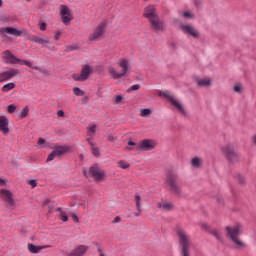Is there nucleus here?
<instances>
[{
	"instance_id": "28",
	"label": "nucleus",
	"mask_w": 256,
	"mask_h": 256,
	"mask_svg": "<svg viewBox=\"0 0 256 256\" xmlns=\"http://www.w3.org/2000/svg\"><path fill=\"white\" fill-rule=\"evenodd\" d=\"M180 27L183 33H185L186 35H193V28L191 27V25L181 24Z\"/></svg>"
},
{
	"instance_id": "55",
	"label": "nucleus",
	"mask_w": 256,
	"mask_h": 256,
	"mask_svg": "<svg viewBox=\"0 0 256 256\" xmlns=\"http://www.w3.org/2000/svg\"><path fill=\"white\" fill-rule=\"evenodd\" d=\"M73 221H76V223H79V217H77L75 214H72Z\"/></svg>"
},
{
	"instance_id": "59",
	"label": "nucleus",
	"mask_w": 256,
	"mask_h": 256,
	"mask_svg": "<svg viewBox=\"0 0 256 256\" xmlns=\"http://www.w3.org/2000/svg\"><path fill=\"white\" fill-rule=\"evenodd\" d=\"M48 49H49L50 51H55V46H50V47H48Z\"/></svg>"
},
{
	"instance_id": "29",
	"label": "nucleus",
	"mask_w": 256,
	"mask_h": 256,
	"mask_svg": "<svg viewBox=\"0 0 256 256\" xmlns=\"http://www.w3.org/2000/svg\"><path fill=\"white\" fill-rule=\"evenodd\" d=\"M13 89H15V83L13 82H10L2 87L3 93H7Z\"/></svg>"
},
{
	"instance_id": "22",
	"label": "nucleus",
	"mask_w": 256,
	"mask_h": 256,
	"mask_svg": "<svg viewBox=\"0 0 256 256\" xmlns=\"http://www.w3.org/2000/svg\"><path fill=\"white\" fill-rule=\"evenodd\" d=\"M0 131L3 135H9V119L5 116H0Z\"/></svg>"
},
{
	"instance_id": "33",
	"label": "nucleus",
	"mask_w": 256,
	"mask_h": 256,
	"mask_svg": "<svg viewBox=\"0 0 256 256\" xmlns=\"http://www.w3.org/2000/svg\"><path fill=\"white\" fill-rule=\"evenodd\" d=\"M123 104V96L116 95L114 98V105H122Z\"/></svg>"
},
{
	"instance_id": "3",
	"label": "nucleus",
	"mask_w": 256,
	"mask_h": 256,
	"mask_svg": "<svg viewBox=\"0 0 256 256\" xmlns=\"http://www.w3.org/2000/svg\"><path fill=\"white\" fill-rule=\"evenodd\" d=\"M119 67L122 69V72H116L115 68L111 67L108 69L110 75L113 79H121V77H125L127 73H131V69L129 68V61L125 58H122L118 62Z\"/></svg>"
},
{
	"instance_id": "53",
	"label": "nucleus",
	"mask_w": 256,
	"mask_h": 256,
	"mask_svg": "<svg viewBox=\"0 0 256 256\" xmlns=\"http://www.w3.org/2000/svg\"><path fill=\"white\" fill-rule=\"evenodd\" d=\"M59 37H61V32H57V33L54 35L55 41H59Z\"/></svg>"
},
{
	"instance_id": "7",
	"label": "nucleus",
	"mask_w": 256,
	"mask_h": 256,
	"mask_svg": "<svg viewBox=\"0 0 256 256\" xmlns=\"http://www.w3.org/2000/svg\"><path fill=\"white\" fill-rule=\"evenodd\" d=\"M69 151H71V147L64 145L61 146L59 144L54 145L53 147V151L51 154L48 155L47 161H53V159H55V157H63V155H67V153H69Z\"/></svg>"
},
{
	"instance_id": "47",
	"label": "nucleus",
	"mask_w": 256,
	"mask_h": 256,
	"mask_svg": "<svg viewBox=\"0 0 256 256\" xmlns=\"http://www.w3.org/2000/svg\"><path fill=\"white\" fill-rule=\"evenodd\" d=\"M216 201L219 203V205H222L223 197H221V195H218V197H216Z\"/></svg>"
},
{
	"instance_id": "52",
	"label": "nucleus",
	"mask_w": 256,
	"mask_h": 256,
	"mask_svg": "<svg viewBox=\"0 0 256 256\" xmlns=\"http://www.w3.org/2000/svg\"><path fill=\"white\" fill-rule=\"evenodd\" d=\"M7 185V181L0 178V187H5Z\"/></svg>"
},
{
	"instance_id": "37",
	"label": "nucleus",
	"mask_w": 256,
	"mask_h": 256,
	"mask_svg": "<svg viewBox=\"0 0 256 256\" xmlns=\"http://www.w3.org/2000/svg\"><path fill=\"white\" fill-rule=\"evenodd\" d=\"M140 115H141V117H147V115H151V109L145 108V109L141 110Z\"/></svg>"
},
{
	"instance_id": "35",
	"label": "nucleus",
	"mask_w": 256,
	"mask_h": 256,
	"mask_svg": "<svg viewBox=\"0 0 256 256\" xmlns=\"http://www.w3.org/2000/svg\"><path fill=\"white\" fill-rule=\"evenodd\" d=\"M118 166L121 168V169H129V163L123 161V160H120L118 162Z\"/></svg>"
},
{
	"instance_id": "2",
	"label": "nucleus",
	"mask_w": 256,
	"mask_h": 256,
	"mask_svg": "<svg viewBox=\"0 0 256 256\" xmlns=\"http://www.w3.org/2000/svg\"><path fill=\"white\" fill-rule=\"evenodd\" d=\"M176 233L179 237V247H180V255L181 256H191L189 253V247L191 245V242L189 241V235H187V232L183 230V228H177Z\"/></svg>"
},
{
	"instance_id": "60",
	"label": "nucleus",
	"mask_w": 256,
	"mask_h": 256,
	"mask_svg": "<svg viewBox=\"0 0 256 256\" xmlns=\"http://www.w3.org/2000/svg\"><path fill=\"white\" fill-rule=\"evenodd\" d=\"M56 211H59L60 213H63V210L61 208H57Z\"/></svg>"
},
{
	"instance_id": "31",
	"label": "nucleus",
	"mask_w": 256,
	"mask_h": 256,
	"mask_svg": "<svg viewBox=\"0 0 256 256\" xmlns=\"http://www.w3.org/2000/svg\"><path fill=\"white\" fill-rule=\"evenodd\" d=\"M29 115V108L28 107H24L21 112H20V119H25V117H27Z\"/></svg>"
},
{
	"instance_id": "54",
	"label": "nucleus",
	"mask_w": 256,
	"mask_h": 256,
	"mask_svg": "<svg viewBox=\"0 0 256 256\" xmlns=\"http://www.w3.org/2000/svg\"><path fill=\"white\" fill-rule=\"evenodd\" d=\"M91 136H90V138H87V143L90 145V147H92L93 145H95V143H93V141H91Z\"/></svg>"
},
{
	"instance_id": "41",
	"label": "nucleus",
	"mask_w": 256,
	"mask_h": 256,
	"mask_svg": "<svg viewBox=\"0 0 256 256\" xmlns=\"http://www.w3.org/2000/svg\"><path fill=\"white\" fill-rule=\"evenodd\" d=\"M194 5L198 10L201 9V7H203L201 0H194Z\"/></svg>"
},
{
	"instance_id": "17",
	"label": "nucleus",
	"mask_w": 256,
	"mask_h": 256,
	"mask_svg": "<svg viewBox=\"0 0 256 256\" xmlns=\"http://www.w3.org/2000/svg\"><path fill=\"white\" fill-rule=\"evenodd\" d=\"M19 75V70L18 69H10L6 72H1L0 73V83H3L5 81H9V79H13V77H17Z\"/></svg>"
},
{
	"instance_id": "63",
	"label": "nucleus",
	"mask_w": 256,
	"mask_h": 256,
	"mask_svg": "<svg viewBox=\"0 0 256 256\" xmlns=\"http://www.w3.org/2000/svg\"><path fill=\"white\" fill-rule=\"evenodd\" d=\"M84 175H85V177H87V171H84Z\"/></svg>"
},
{
	"instance_id": "64",
	"label": "nucleus",
	"mask_w": 256,
	"mask_h": 256,
	"mask_svg": "<svg viewBox=\"0 0 256 256\" xmlns=\"http://www.w3.org/2000/svg\"><path fill=\"white\" fill-rule=\"evenodd\" d=\"M99 256H105V254H103V253H100V254H99Z\"/></svg>"
},
{
	"instance_id": "16",
	"label": "nucleus",
	"mask_w": 256,
	"mask_h": 256,
	"mask_svg": "<svg viewBox=\"0 0 256 256\" xmlns=\"http://www.w3.org/2000/svg\"><path fill=\"white\" fill-rule=\"evenodd\" d=\"M143 16L148 19V21H151V19H155L156 17H159V14H157V8L155 5H148L144 8Z\"/></svg>"
},
{
	"instance_id": "44",
	"label": "nucleus",
	"mask_w": 256,
	"mask_h": 256,
	"mask_svg": "<svg viewBox=\"0 0 256 256\" xmlns=\"http://www.w3.org/2000/svg\"><path fill=\"white\" fill-rule=\"evenodd\" d=\"M234 91L236 93H243V87H241V85H236L234 86Z\"/></svg>"
},
{
	"instance_id": "40",
	"label": "nucleus",
	"mask_w": 256,
	"mask_h": 256,
	"mask_svg": "<svg viewBox=\"0 0 256 256\" xmlns=\"http://www.w3.org/2000/svg\"><path fill=\"white\" fill-rule=\"evenodd\" d=\"M237 180L240 183V185H245V176L238 174L237 175Z\"/></svg>"
},
{
	"instance_id": "6",
	"label": "nucleus",
	"mask_w": 256,
	"mask_h": 256,
	"mask_svg": "<svg viewBox=\"0 0 256 256\" xmlns=\"http://www.w3.org/2000/svg\"><path fill=\"white\" fill-rule=\"evenodd\" d=\"M221 151L230 163H239V154L235 152L233 144H226L221 148Z\"/></svg>"
},
{
	"instance_id": "1",
	"label": "nucleus",
	"mask_w": 256,
	"mask_h": 256,
	"mask_svg": "<svg viewBox=\"0 0 256 256\" xmlns=\"http://www.w3.org/2000/svg\"><path fill=\"white\" fill-rule=\"evenodd\" d=\"M226 231H227V236L234 243L236 249H245L247 247L245 242L239 239V236L241 235V233H243V225H241L240 223H237L234 226H227Z\"/></svg>"
},
{
	"instance_id": "38",
	"label": "nucleus",
	"mask_w": 256,
	"mask_h": 256,
	"mask_svg": "<svg viewBox=\"0 0 256 256\" xmlns=\"http://www.w3.org/2000/svg\"><path fill=\"white\" fill-rule=\"evenodd\" d=\"M17 109V106L15 104H11L7 107L8 113H15V110Z\"/></svg>"
},
{
	"instance_id": "21",
	"label": "nucleus",
	"mask_w": 256,
	"mask_h": 256,
	"mask_svg": "<svg viewBox=\"0 0 256 256\" xmlns=\"http://www.w3.org/2000/svg\"><path fill=\"white\" fill-rule=\"evenodd\" d=\"M201 229H203L204 231H208L209 233H211V235H213V237H215V239H217V241H222L221 238V233L218 232V230L214 229L211 230V226H209V224L207 223H202L201 224Z\"/></svg>"
},
{
	"instance_id": "23",
	"label": "nucleus",
	"mask_w": 256,
	"mask_h": 256,
	"mask_svg": "<svg viewBox=\"0 0 256 256\" xmlns=\"http://www.w3.org/2000/svg\"><path fill=\"white\" fill-rule=\"evenodd\" d=\"M196 83L198 87H211L213 85V79L211 78H197Z\"/></svg>"
},
{
	"instance_id": "43",
	"label": "nucleus",
	"mask_w": 256,
	"mask_h": 256,
	"mask_svg": "<svg viewBox=\"0 0 256 256\" xmlns=\"http://www.w3.org/2000/svg\"><path fill=\"white\" fill-rule=\"evenodd\" d=\"M139 89H141V85L139 84H134L131 86V88L129 89V91H139Z\"/></svg>"
},
{
	"instance_id": "32",
	"label": "nucleus",
	"mask_w": 256,
	"mask_h": 256,
	"mask_svg": "<svg viewBox=\"0 0 256 256\" xmlns=\"http://www.w3.org/2000/svg\"><path fill=\"white\" fill-rule=\"evenodd\" d=\"M73 92L77 95V97H83V95H85V92H83V90H81L79 87H74Z\"/></svg>"
},
{
	"instance_id": "18",
	"label": "nucleus",
	"mask_w": 256,
	"mask_h": 256,
	"mask_svg": "<svg viewBox=\"0 0 256 256\" xmlns=\"http://www.w3.org/2000/svg\"><path fill=\"white\" fill-rule=\"evenodd\" d=\"M60 15L64 25H68L71 22V10H69V7L65 5L60 6Z\"/></svg>"
},
{
	"instance_id": "25",
	"label": "nucleus",
	"mask_w": 256,
	"mask_h": 256,
	"mask_svg": "<svg viewBox=\"0 0 256 256\" xmlns=\"http://www.w3.org/2000/svg\"><path fill=\"white\" fill-rule=\"evenodd\" d=\"M158 208H162L164 211H173V209H175V205L171 202H163L158 203Z\"/></svg>"
},
{
	"instance_id": "56",
	"label": "nucleus",
	"mask_w": 256,
	"mask_h": 256,
	"mask_svg": "<svg viewBox=\"0 0 256 256\" xmlns=\"http://www.w3.org/2000/svg\"><path fill=\"white\" fill-rule=\"evenodd\" d=\"M108 141H110L111 143H113V141H115V137H113V135H109V136H108Z\"/></svg>"
},
{
	"instance_id": "10",
	"label": "nucleus",
	"mask_w": 256,
	"mask_h": 256,
	"mask_svg": "<svg viewBox=\"0 0 256 256\" xmlns=\"http://www.w3.org/2000/svg\"><path fill=\"white\" fill-rule=\"evenodd\" d=\"M168 185L170 188L174 191V193H181V189L177 185L175 181H177V173L173 171H169L167 173V179H166Z\"/></svg>"
},
{
	"instance_id": "30",
	"label": "nucleus",
	"mask_w": 256,
	"mask_h": 256,
	"mask_svg": "<svg viewBox=\"0 0 256 256\" xmlns=\"http://www.w3.org/2000/svg\"><path fill=\"white\" fill-rule=\"evenodd\" d=\"M88 129V137H93V134L97 131V125H91L87 127Z\"/></svg>"
},
{
	"instance_id": "48",
	"label": "nucleus",
	"mask_w": 256,
	"mask_h": 256,
	"mask_svg": "<svg viewBox=\"0 0 256 256\" xmlns=\"http://www.w3.org/2000/svg\"><path fill=\"white\" fill-rule=\"evenodd\" d=\"M29 185H31V187H37V181L36 180H30Z\"/></svg>"
},
{
	"instance_id": "49",
	"label": "nucleus",
	"mask_w": 256,
	"mask_h": 256,
	"mask_svg": "<svg viewBox=\"0 0 256 256\" xmlns=\"http://www.w3.org/2000/svg\"><path fill=\"white\" fill-rule=\"evenodd\" d=\"M46 141L43 138L38 139V145H45Z\"/></svg>"
},
{
	"instance_id": "36",
	"label": "nucleus",
	"mask_w": 256,
	"mask_h": 256,
	"mask_svg": "<svg viewBox=\"0 0 256 256\" xmlns=\"http://www.w3.org/2000/svg\"><path fill=\"white\" fill-rule=\"evenodd\" d=\"M91 151L92 154L94 155V157H99V148L95 146V144L93 146H91Z\"/></svg>"
},
{
	"instance_id": "15",
	"label": "nucleus",
	"mask_w": 256,
	"mask_h": 256,
	"mask_svg": "<svg viewBox=\"0 0 256 256\" xmlns=\"http://www.w3.org/2000/svg\"><path fill=\"white\" fill-rule=\"evenodd\" d=\"M149 23L152 29L156 31V33H159V31H165V23L163 22V20H161V18H159V16H156V18H152L151 20H149Z\"/></svg>"
},
{
	"instance_id": "5",
	"label": "nucleus",
	"mask_w": 256,
	"mask_h": 256,
	"mask_svg": "<svg viewBox=\"0 0 256 256\" xmlns=\"http://www.w3.org/2000/svg\"><path fill=\"white\" fill-rule=\"evenodd\" d=\"M159 95L160 97H165V99H168V101H170V103L179 111V113H181V115L187 117V110H185L183 104H181V102L175 96L171 95L169 91L160 92Z\"/></svg>"
},
{
	"instance_id": "51",
	"label": "nucleus",
	"mask_w": 256,
	"mask_h": 256,
	"mask_svg": "<svg viewBox=\"0 0 256 256\" xmlns=\"http://www.w3.org/2000/svg\"><path fill=\"white\" fill-rule=\"evenodd\" d=\"M58 117H65V112L63 110H59L57 112Z\"/></svg>"
},
{
	"instance_id": "46",
	"label": "nucleus",
	"mask_w": 256,
	"mask_h": 256,
	"mask_svg": "<svg viewBox=\"0 0 256 256\" xmlns=\"http://www.w3.org/2000/svg\"><path fill=\"white\" fill-rule=\"evenodd\" d=\"M183 17H185V19H191L193 14H191V12H184Z\"/></svg>"
},
{
	"instance_id": "50",
	"label": "nucleus",
	"mask_w": 256,
	"mask_h": 256,
	"mask_svg": "<svg viewBox=\"0 0 256 256\" xmlns=\"http://www.w3.org/2000/svg\"><path fill=\"white\" fill-rule=\"evenodd\" d=\"M120 222H121V217H119V216H116L114 218V220L112 221V223H120Z\"/></svg>"
},
{
	"instance_id": "4",
	"label": "nucleus",
	"mask_w": 256,
	"mask_h": 256,
	"mask_svg": "<svg viewBox=\"0 0 256 256\" xmlns=\"http://www.w3.org/2000/svg\"><path fill=\"white\" fill-rule=\"evenodd\" d=\"M4 55V59H6V61L8 63H11L12 65H17V63H24V65H26L27 67H29L30 69H34L35 71H41V68L39 66H33V63H31L28 60H21L19 58H16L15 55H13V53H11L9 50H5L3 52Z\"/></svg>"
},
{
	"instance_id": "9",
	"label": "nucleus",
	"mask_w": 256,
	"mask_h": 256,
	"mask_svg": "<svg viewBox=\"0 0 256 256\" xmlns=\"http://www.w3.org/2000/svg\"><path fill=\"white\" fill-rule=\"evenodd\" d=\"M105 27H107V23L105 21L100 22L94 32L89 35V41H97L98 39H101L103 33H105Z\"/></svg>"
},
{
	"instance_id": "45",
	"label": "nucleus",
	"mask_w": 256,
	"mask_h": 256,
	"mask_svg": "<svg viewBox=\"0 0 256 256\" xmlns=\"http://www.w3.org/2000/svg\"><path fill=\"white\" fill-rule=\"evenodd\" d=\"M39 27H40V31H46L47 30V23L40 22Z\"/></svg>"
},
{
	"instance_id": "19",
	"label": "nucleus",
	"mask_w": 256,
	"mask_h": 256,
	"mask_svg": "<svg viewBox=\"0 0 256 256\" xmlns=\"http://www.w3.org/2000/svg\"><path fill=\"white\" fill-rule=\"evenodd\" d=\"M28 41L38 43V45H49V43H51V38H49L48 36H44L43 38H41L37 35H29Z\"/></svg>"
},
{
	"instance_id": "13",
	"label": "nucleus",
	"mask_w": 256,
	"mask_h": 256,
	"mask_svg": "<svg viewBox=\"0 0 256 256\" xmlns=\"http://www.w3.org/2000/svg\"><path fill=\"white\" fill-rule=\"evenodd\" d=\"M89 175H91L95 181H103L105 178V171L99 168V166L94 165L89 168Z\"/></svg>"
},
{
	"instance_id": "12",
	"label": "nucleus",
	"mask_w": 256,
	"mask_h": 256,
	"mask_svg": "<svg viewBox=\"0 0 256 256\" xmlns=\"http://www.w3.org/2000/svg\"><path fill=\"white\" fill-rule=\"evenodd\" d=\"M91 75V66L85 65L80 74H73L74 81H87Z\"/></svg>"
},
{
	"instance_id": "27",
	"label": "nucleus",
	"mask_w": 256,
	"mask_h": 256,
	"mask_svg": "<svg viewBox=\"0 0 256 256\" xmlns=\"http://www.w3.org/2000/svg\"><path fill=\"white\" fill-rule=\"evenodd\" d=\"M194 169H203V158L194 157L193 158Z\"/></svg>"
},
{
	"instance_id": "14",
	"label": "nucleus",
	"mask_w": 256,
	"mask_h": 256,
	"mask_svg": "<svg viewBox=\"0 0 256 256\" xmlns=\"http://www.w3.org/2000/svg\"><path fill=\"white\" fill-rule=\"evenodd\" d=\"M140 151H153L157 147V142L151 139H144L140 142V146H137Z\"/></svg>"
},
{
	"instance_id": "61",
	"label": "nucleus",
	"mask_w": 256,
	"mask_h": 256,
	"mask_svg": "<svg viewBox=\"0 0 256 256\" xmlns=\"http://www.w3.org/2000/svg\"><path fill=\"white\" fill-rule=\"evenodd\" d=\"M101 247H98V253H102Z\"/></svg>"
},
{
	"instance_id": "57",
	"label": "nucleus",
	"mask_w": 256,
	"mask_h": 256,
	"mask_svg": "<svg viewBox=\"0 0 256 256\" xmlns=\"http://www.w3.org/2000/svg\"><path fill=\"white\" fill-rule=\"evenodd\" d=\"M193 37H199V31L193 30Z\"/></svg>"
},
{
	"instance_id": "20",
	"label": "nucleus",
	"mask_w": 256,
	"mask_h": 256,
	"mask_svg": "<svg viewBox=\"0 0 256 256\" xmlns=\"http://www.w3.org/2000/svg\"><path fill=\"white\" fill-rule=\"evenodd\" d=\"M89 251V246L87 245H78L74 249L71 250V252L68 254V256H84L85 253Z\"/></svg>"
},
{
	"instance_id": "58",
	"label": "nucleus",
	"mask_w": 256,
	"mask_h": 256,
	"mask_svg": "<svg viewBox=\"0 0 256 256\" xmlns=\"http://www.w3.org/2000/svg\"><path fill=\"white\" fill-rule=\"evenodd\" d=\"M126 151H133V147L127 146V147H126Z\"/></svg>"
},
{
	"instance_id": "42",
	"label": "nucleus",
	"mask_w": 256,
	"mask_h": 256,
	"mask_svg": "<svg viewBox=\"0 0 256 256\" xmlns=\"http://www.w3.org/2000/svg\"><path fill=\"white\" fill-rule=\"evenodd\" d=\"M60 219L61 221L67 222L69 218L67 217V214L65 212L60 213Z\"/></svg>"
},
{
	"instance_id": "8",
	"label": "nucleus",
	"mask_w": 256,
	"mask_h": 256,
	"mask_svg": "<svg viewBox=\"0 0 256 256\" xmlns=\"http://www.w3.org/2000/svg\"><path fill=\"white\" fill-rule=\"evenodd\" d=\"M0 198L8 209H15V200L13 199V193L11 191L0 189Z\"/></svg>"
},
{
	"instance_id": "26",
	"label": "nucleus",
	"mask_w": 256,
	"mask_h": 256,
	"mask_svg": "<svg viewBox=\"0 0 256 256\" xmlns=\"http://www.w3.org/2000/svg\"><path fill=\"white\" fill-rule=\"evenodd\" d=\"M135 203H136V209H137V213H135V217H139V215H141V196H139V194L135 195Z\"/></svg>"
},
{
	"instance_id": "62",
	"label": "nucleus",
	"mask_w": 256,
	"mask_h": 256,
	"mask_svg": "<svg viewBox=\"0 0 256 256\" xmlns=\"http://www.w3.org/2000/svg\"><path fill=\"white\" fill-rule=\"evenodd\" d=\"M94 245L99 248V243L94 242Z\"/></svg>"
},
{
	"instance_id": "11",
	"label": "nucleus",
	"mask_w": 256,
	"mask_h": 256,
	"mask_svg": "<svg viewBox=\"0 0 256 256\" xmlns=\"http://www.w3.org/2000/svg\"><path fill=\"white\" fill-rule=\"evenodd\" d=\"M0 31L2 33H7L8 35H13V37H25L27 35V30L24 28L17 29L13 27H5L1 28Z\"/></svg>"
},
{
	"instance_id": "34",
	"label": "nucleus",
	"mask_w": 256,
	"mask_h": 256,
	"mask_svg": "<svg viewBox=\"0 0 256 256\" xmlns=\"http://www.w3.org/2000/svg\"><path fill=\"white\" fill-rule=\"evenodd\" d=\"M128 146L134 147L135 151H140V148H138V147H140V144H137V143L133 142L132 140L128 141Z\"/></svg>"
},
{
	"instance_id": "24",
	"label": "nucleus",
	"mask_w": 256,
	"mask_h": 256,
	"mask_svg": "<svg viewBox=\"0 0 256 256\" xmlns=\"http://www.w3.org/2000/svg\"><path fill=\"white\" fill-rule=\"evenodd\" d=\"M47 247L49 246H36L35 244H28V251H30L31 253L37 254V253H41V251H43V249H47Z\"/></svg>"
},
{
	"instance_id": "39",
	"label": "nucleus",
	"mask_w": 256,
	"mask_h": 256,
	"mask_svg": "<svg viewBox=\"0 0 256 256\" xmlns=\"http://www.w3.org/2000/svg\"><path fill=\"white\" fill-rule=\"evenodd\" d=\"M77 49H78L77 45H70V46H66L65 51L69 53V51H77Z\"/></svg>"
}]
</instances>
